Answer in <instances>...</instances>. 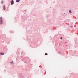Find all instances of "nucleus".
Instances as JSON below:
<instances>
[{
	"instance_id": "obj_1",
	"label": "nucleus",
	"mask_w": 78,
	"mask_h": 78,
	"mask_svg": "<svg viewBox=\"0 0 78 78\" xmlns=\"http://www.w3.org/2000/svg\"><path fill=\"white\" fill-rule=\"evenodd\" d=\"M0 24H3V20H2V17H1L0 19Z\"/></svg>"
},
{
	"instance_id": "obj_2",
	"label": "nucleus",
	"mask_w": 78,
	"mask_h": 78,
	"mask_svg": "<svg viewBox=\"0 0 78 78\" xmlns=\"http://www.w3.org/2000/svg\"><path fill=\"white\" fill-rule=\"evenodd\" d=\"M11 5H12L13 4H14V1L13 0H12L11 2Z\"/></svg>"
},
{
	"instance_id": "obj_3",
	"label": "nucleus",
	"mask_w": 78,
	"mask_h": 78,
	"mask_svg": "<svg viewBox=\"0 0 78 78\" xmlns=\"http://www.w3.org/2000/svg\"><path fill=\"white\" fill-rule=\"evenodd\" d=\"M3 9L4 10H5V9H6L5 6H4Z\"/></svg>"
},
{
	"instance_id": "obj_4",
	"label": "nucleus",
	"mask_w": 78,
	"mask_h": 78,
	"mask_svg": "<svg viewBox=\"0 0 78 78\" xmlns=\"http://www.w3.org/2000/svg\"><path fill=\"white\" fill-rule=\"evenodd\" d=\"M0 54L1 55H4V53H0Z\"/></svg>"
},
{
	"instance_id": "obj_5",
	"label": "nucleus",
	"mask_w": 78,
	"mask_h": 78,
	"mask_svg": "<svg viewBox=\"0 0 78 78\" xmlns=\"http://www.w3.org/2000/svg\"><path fill=\"white\" fill-rule=\"evenodd\" d=\"M20 0H16V2H20Z\"/></svg>"
},
{
	"instance_id": "obj_6",
	"label": "nucleus",
	"mask_w": 78,
	"mask_h": 78,
	"mask_svg": "<svg viewBox=\"0 0 78 78\" xmlns=\"http://www.w3.org/2000/svg\"><path fill=\"white\" fill-rule=\"evenodd\" d=\"M69 13H70V14H71V13H72V11H71V10H70L69 11Z\"/></svg>"
},
{
	"instance_id": "obj_7",
	"label": "nucleus",
	"mask_w": 78,
	"mask_h": 78,
	"mask_svg": "<svg viewBox=\"0 0 78 78\" xmlns=\"http://www.w3.org/2000/svg\"><path fill=\"white\" fill-rule=\"evenodd\" d=\"M3 1H2L1 2V4H3Z\"/></svg>"
},
{
	"instance_id": "obj_8",
	"label": "nucleus",
	"mask_w": 78,
	"mask_h": 78,
	"mask_svg": "<svg viewBox=\"0 0 78 78\" xmlns=\"http://www.w3.org/2000/svg\"><path fill=\"white\" fill-rule=\"evenodd\" d=\"M11 64H12L13 63V61H12L10 62Z\"/></svg>"
},
{
	"instance_id": "obj_9",
	"label": "nucleus",
	"mask_w": 78,
	"mask_h": 78,
	"mask_svg": "<svg viewBox=\"0 0 78 78\" xmlns=\"http://www.w3.org/2000/svg\"><path fill=\"white\" fill-rule=\"evenodd\" d=\"M48 54L47 53H45V55H47Z\"/></svg>"
},
{
	"instance_id": "obj_10",
	"label": "nucleus",
	"mask_w": 78,
	"mask_h": 78,
	"mask_svg": "<svg viewBox=\"0 0 78 78\" xmlns=\"http://www.w3.org/2000/svg\"><path fill=\"white\" fill-rule=\"evenodd\" d=\"M60 39H62V38L61 37V38H60Z\"/></svg>"
},
{
	"instance_id": "obj_11",
	"label": "nucleus",
	"mask_w": 78,
	"mask_h": 78,
	"mask_svg": "<svg viewBox=\"0 0 78 78\" xmlns=\"http://www.w3.org/2000/svg\"><path fill=\"white\" fill-rule=\"evenodd\" d=\"M72 27H73V26H71V28H72Z\"/></svg>"
}]
</instances>
